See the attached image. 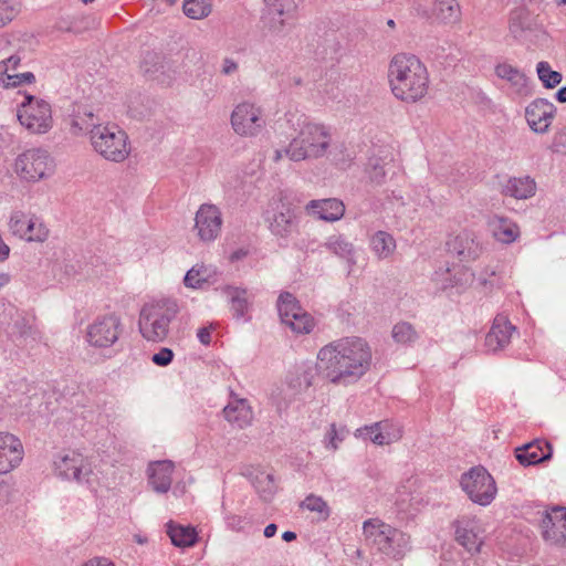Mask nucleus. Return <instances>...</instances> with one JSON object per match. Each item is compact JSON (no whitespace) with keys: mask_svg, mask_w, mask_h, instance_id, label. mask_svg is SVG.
I'll return each mask as SVG.
<instances>
[{"mask_svg":"<svg viewBox=\"0 0 566 566\" xmlns=\"http://www.w3.org/2000/svg\"><path fill=\"white\" fill-rule=\"evenodd\" d=\"M373 350L361 337L349 336L334 340L317 353L319 375L336 386H348L360 380L370 369Z\"/></svg>","mask_w":566,"mask_h":566,"instance_id":"obj_1","label":"nucleus"},{"mask_svg":"<svg viewBox=\"0 0 566 566\" xmlns=\"http://www.w3.org/2000/svg\"><path fill=\"white\" fill-rule=\"evenodd\" d=\"M287 122L295 135L285 147L274 150L272 157L274 163L283 158L294 163L316 160L328 154L333 142L329 127L304 114H290Z\"/></svg>","mask_w":566,"mask_h":566,"instance_id":"obj_2","label":"nucleus"},{"mask_svg":"<svg viewBox=\"0 0 566 566\" xmlns=\"http://www.w3.org/2000/svg\"><path fill=\"white\" fill-rule=\"evenodd\" d=\"M387 76L392 95L406 104L418 103L429 93V71L413 54H395L389 61Z\"/></svg>","mask_w":566,"mask_h":566,"instance_id":"obj_3","label":"nucleus"},{"mask_svg":"<svg viewBox=\"0 0 566 566\" xmlns=\"http://www.w3.org/2000/svg\"><path fill=\"white\" fill-rule=\"evenodd\" d=\"M178 312V304L172 300L146 303L138 317V329L143 338L153 343L164 342Z\"/></svg>","mask_w":566,"mask_h":566,"instance_id":"obj_4","label":"nucleus"},{"mask_svg":"<svg viewBox=\"0 0 566 566\" xmlns=\"http://www.w3.org/2000/svg\"><path fill=\"white\" fill-rule=\"evenodd\" d=\"M363 534L368 546L389 557L401 558L409 549V536L380 520L370 518L365 521Z\"/></svg>","mask_w":566,"mask_h":566,"instance_id":"obj_5","label":"nucleus"},{"mask_svg":"<svg viewBox=\"0 0 566 566\" xmlns=\"http://www.w3.org/2000/svg\"><path fill=\"white\" fill-rule=\"evenodd\" d=\"M90 144L93 150L107 161L119 164L130 155L128 135L116 124L97 125L92 132Z\"/></svg>","mask_w":566,"mask_h":566,"instance_id":"obj_6","label":"nucleus"},{"mask_svg":"<svg viewBox=\"0 0 566 566\" xmlns=\"http://www.w3.org/2000/svg\"><path fill=\"white\" fill-rule=\"evenodd\" d=\"M264 220L269 231L277 240L286 241L298 228L296 208L284 192H280L269 200Z\"/></svg>","mask_w":566,"mask_h":566,"instance_id":"obj_7","label":"nucleus"},{"mask_svg":"<svg viewBox=\"0 0 566 566\" xmlns=\"http://www.w3.org/2000/svg\"><path fill=\"white\" fill-rule=\"evenodd\" d=\"M12 170L21 181L36 184L54 174L55 163L46 149L32 147L23 150L14 158Z\"/></svg>","mask_w":566,"mask_h":566,"instance_id":"obj_8","label":"nucleus"},{"mask_svg":"<svg viewBox=\"0 0 566 566\" xmlns=\"http://www.w3.org/2000/svg\"><path fill=\"white\" fill-rule=\"evenodd\" d=\"M17 119L29 135H45L54 124L52 107L45 99L25 95L17 107Z\"/></svg>","mask_w":566,"mask_h":566,"instance_id":"obj_9","label":"nucleus"},{"mask_svg":"<svg viewBox=\"0 0 566 566\" xmlns=\"http://www.w3.org/2000/svg\"><path fill=\"white\" fill-rule=\"evenodd\" d=\"M230 125L233 133L240 137H258L266 127L265 111L254 101H241L231 111Z\"/></svg>","mask_w":566,"mask_h":566,"instance_id":"obj_10","label":"nucleus"},{"mask_svg":"<svg viewBox=\"0 0 566 566\" xmlns=\"http://www.w3.org/2000/svg\"><path fill=\"white\" fill-rule=\"evenodd\" d=\"M53 469L59 478L85 484L94 490L95 474L92 463L81 452L69 450L59 453L53 461Z\"/></svg>","mask_w":566,"mask_h":566,"instance_id":"obj_11","label":"nucleus"},{"mask_svg":"<svg viewBox=\"0 0 566 566\" xmlns=\"http://www.w3.org/2000/svg\"><path fill=\"white\" fill-rule=\"evenodd\" d=\"M460 484L469 499L481 506L491 504L497 492L493 476L483 467L462 474Z\"/></svg>","mask_w":566,"mask_h":566,"instance_id":"obj_12","label":"nucleus"},{"mask_svg":"<svg viewBox=\"0 0 566 566\" xmlns=\"http://www.w3.org/2000/svg\"><path fill=\"white\" fill-rule=\"evenodd\" d=\"M123 333L122 319L115 313L99 315L86 327L85 339L94 348H109Z\"/></svg>","mask_w":566,"mask_h":566,"instance_id":"obj_13","label":"nucleus"},{"mask_svg":"<svg viewBox=\"0 0 566 566\" xmlns=\"http://www.w3.org/2000/svg\"><path fill=\"white\" fill-rule=\"evenodd\" d=\"M10 233L27 242L42 243L49 238V229L43 219L35 213L14 210L8 221Z\"/></svg>","mask_w":566,"mask_h":566,"instance_id":"obj_14","label":"nucleus"},{"mask_svg":"<svg viewBox=\"0 0 566 566\" xmlns=\"http://www.w3.org/2000/svg\"><path fill=\"white\" fill-rule=\"evenodd\" d=\"M455 542L469 554L481 553L485 539V528L476 515L463 514L458 516L453 523Z\"/></svg>","mask_w":566,"mask_h":566,"instance_id":"obj_15","label":"nucleus"},{"mask_svg":"<svg viewBox=\"0 0 566 566\" xmlns=\"http://www.w3.org/2000/svg\"><path fill=\"white\" fill-rule=\"evenodd\" d=\"M277 311L282 323L296 334H308L315 326L313 316L307 313L289 292L280 294Z\"/></svg>","mask_w":566,"mask_h":566,"instance_id":"obj_16","label":"nucleus"},{"mask_svg":"<svg viewBox=\"0 0 566 566\" xmlns=\"http://www.w3.org/2000/svg\"><path fill=\"white\" fill-rule=\"evenodd\" d=\"M556 114L555 105L545 98L532 101L524 109L526 124L536 135H546L551 132Z\"/></svg>","mask_w":566,"mask_h":566,"instance_id":"obj_17","label":"nucleus"},{"mask_svg":"<svg viewBox=\"0 0 566 566\" xmlns=\"http://www.w3.org/2000/svg\"><path fill=\"white\" fill-rule=\"evenodd\" d=\"M221 226L222 216L217 206L203 203L199 207L195 218V229L201 241L210 242L216 240L221 231Z\"/></svg>","mask_w":566,"mask_h":566,"instance_id":"obj_18","label":"nucleus"},{"mask_svg":"<svg viewBox=\"0 0 566 566\" xmlns=\"http://www.w3.org/2000/svg\"><path fill=\"white\" fill-rule=\"evenodd\" d=\"M264 2L266 4L265 21L270 31L280 33L295 19L297 11L295 0H264Z\"/></svg>","mask_w":566,"mask_h":566,"instance_id":"obj_19","label":"nucleus"},{"mask_svg":"<svg viewBox=\"0 0 566 566\" xmlns=\"http://www.w3.org/2000/svg\"><path fill=\"white\" fill-rule=\"evenodd\" d=\"M24 455L21 440L12 433L0 432V475L17 469Z\"/></svg>","mask_w":566,"mask_h":566,"instance_id":"obj_20","label":"nucleus"},{"mask_svg":"<svg viewBox=\"0 0 566 566\" xmlns=\"http://www.w3.org/2000/svg\"><path fill=\"white\" fill-rule=\"evenodd\" d=\"M305 212L326 222L340 220L345 214V205L337 198L314 199L304 207Z\"/></svg>","mask_w":566,"mask_h":566,"instance_id":"obj_21","label":"nucleus"},{"mask_svg":"<svg viewBox=\"0 0 566 566\" xmlns=\"http://www.w3.org/2000/svg\"><path fill=\"white\" fill-rule=\"evenodd\" d=\"M544 539L556 546H566V509L557 507L543 520Z\"/></svg>","mask_w":566,"mask_h":566,"instance_id":"obj_22","label":"nucleus"},{"mask_svg":"<svg viewBox=\"0 0 566 566\" xmlns=\"http://www.w3.org/2000/svg\"><path fill=\"white\" fill-rule=\"evenodd\" d=\"M449 247L461 261H473L482 253V244L478 235L470 230L459 232L450 242Z\"/></svg>","mask_w":566,"mask_h":566,"instance_id":"obj_23","label":"nucleus"},{"mask_svg":"<svg viewBox=\"0 0 566 566\" xmlns=\"http://www.w3.org/2000/svg\"><path fill=\"white\" fill-rule=\"evenodd\" d=\"M515 327L505 316L497 315L491 329L485 336L484 346L489 352H497L505 348L510 342Z\"/></svg>","mask_w":566,"mask_h":566,"instance_id":"obj_24","label":"nucleus"},{"mask_svg":"<svg viewBox=\"0 0 566 566\" xmlns=\"http://www.w3.org/2000/svg\"><path fill=\"white\" fill-rule=\"evenodd\" d=\"M537 191V184L528 175L509 177L501 186V193L516 200L533 198Z\"/></svg>","mask_w":566,"mask_h":566,"instance_id":"obj_25","label":"nucleus"},{"mask_svg":"<svg viewBox=\"0 0 566 566\" xmlns=\"http://www.w3.org/2000/svg\"><path fill=\"white\" fill-rule=\"evenodd\" d=\"M20 64V57L11 55L0 62V87H17L23 83H32L35 77L31 72L17 73Z\"/></svg>","mask_w":566,"mask_h":566,"instance_id":"obj_26","label":"nucleus"},{"mask_svg":"<svg viewBox=\"0 0 566 566\" xmlns=\"http://www.w3.org/2000/svg\"><path fill=\"white\" fill-rule=\"evenodd\" d=\"M488 227L492 237L503 244L515 242L521 234L517 223L503 216L495 214L491 217Z\"/></svg>","mask_w":566,"mask_h":566,"instance_id":"obj_27","label":"nucleus"},{"mask_svg":"<svg viewBox=\"0 0 566 566\" xmlns=\"http://www.w3.org/2000/svg\"><path fill=\"white\" fill-rule=\"evenodd\" d=\"M494 72L499 78L506 81L516 94L526 95L528 93V80L517 66L502 61L496 63Z\"/></svg>","mask_w":566,"mask_h":566,"instance_id":"obj_28","label":"nucleus"},{"mask_svg":"<svg viewBox=\"0 0 566 566\" xmlns=\"http://www.w3.org/2000/svg\"><path fill=\"white\" fill-rule=\"evenodd\" d=\"M515 454L522 465H534L551 459L552 448L546 441L535 440L516 448Z\"/></svg>","mask_w":566,"mask_h":566,"instance_id":"obj_29","label":"nucleus"},{"mask_svg":"<svg viewBox=\"0 0 566 566\" xmlns=\"http://www.w3.org/2000/svg\"><path fill=\"white\" fill-rule=\"evenodd\" d=\"M223 416L232 426L244 429L252 423L253 411L245 399L235 398L223 408Z\"/></svg>","mask_w":566,"mask_h":566,"instance_id":"obj_30","label":"nucleus"},{"mask_svg":"<svg viewBox=\"0 0 566 566\" xmlns=\"http://www.w3.org/2000/svg\"><path fill=\"white\" fill-rule=\"evenodd\" d=\"M174 463L168 460L150 463L148 467V480L154 491L166 493L172 481Z\"/></svg>","mask_w":566,"mask_h":566,"instance_id":"obj_31","label":"nucleus"},{"mask_svg":"<svg viewBox=\"0 0 566 566\" xmlns=\"http://www.w3.org/2000/svg\"><path fill=\"white\" fill-rule=\"evenodd\" d=\"M369 247L378 260L391 258L396 251V240L387 231H376L369 237Z\"/></svg>","mask_w":566,"mask_h":566,"instance_id":"obj_32","label":"nucleus"},{"mask_svg":"<svg viewBox=\"0 0 566 566\" xmlns=\"http://www.w3.org/2000/svg\"><path fill=\"white\" fill-rule=\"evenodd\" d=\"M441 287L443 290L455 289L458 293L467 290L474 282V273L467 266H454L446 272Z\"/></svg>","mask_w":566,"mask_h":566,"instance_id":"obj_33","label":"nucleus"},{"mask_svg":"<svg viewBox=\"0 0 566 566\" xmlns=\"http://www.w3.org/2000/svg\"><path fill=\"white\" fill-rule=\"evenodd\" d=\"M324 245L329 252L344 259L350 265L355 264V247L345 235L333 234L327 238Z\"/></svg>","mask_w":566,"mask_h":566,"instance_id":"obj_34","label":"nucleus"},{"mask_svg":"<svg viewBox=\"0 0 566 566\" xmlns=\"http://www.w3.org/2000/svg\"><path fill=\"white\" fill-rule=\"evenodd\" d=\"M217 279V271L205 264L193 265L184 279L185 285L191 289H201L206 283H213Z\"/></svg>","mask_w":566,"mask_h":566,"instance_id":"obj_35","label":"nucleus"},{"mask_svg":"<svg viewBox=\"0 0 566 566\" xmlns=\"http://www.w3.org/2000/svg\"><path fill=\"white\" fill-rule=\"evenodd\" d=\"M369 429L378 430V438L376 437V439L382 446L399 441L403 434L402 427L398 422L388 419L369 424Z\"/></svg>","mask_w":566,"mask_h":566,"instance_id":"obj_36","label":"nucleus"},{"mask_svg":"<svg viewBox=\"0 0 566 566\" xmlns=\"http://www.w3.org/2000/svg\"><path fill=\"white\" fill-rule=\"evenodd\" d=\"M167 534L171 543L177 547H190L197 542V532L191 526H184L169 522L167 524Z\"/></svg>","mask_w":566,"mask_h":566,"instance_id":"obj_37","label":"nucleus"},{"mask_svg":"<svg viewBox=\"0 0 566 566\" xmlns=\"http://www.w3.org/2000/svg\"><path fill=\"white\" fill-rule=\"evenodd\" d=\"M532 17L527 9L517 8L510 13L509 30L514 38H521L525 31L532 29Z\"/></svg>","mask_w":566,"mask_h":566,"instance_id":"obj_38","label":"nucleus"},{"mask_svg":"<svg viewBox=\"0 0 566 566\" xmlns=\"http://www.w3.org/2000/svg\"><path fill=\"white\" fill-rule=\"evenodd\" d=\"M101 123L96 122L93 113H85L83 115L73 116L70 122V132L73 136H81L83 134L88 135L92 138V132Z\"/></svg>","mask_w":566,"mask_h":566,"instance_id":"obj_39","label":"nucleus"},{"mask_svg":"<svg viewBox=\"0 0 566 566\" xmlns=\"http://www.w3.org/2000/svg\"><path fill=\"white\" fill-rule=\"evenodd\" d=\"M391 337L399 345H411L419 338V333L409 322H398L392 326Z\"/></svg>","mask_w":566,"mask_h":566,"instance_id":"obj_40","label":"nucleus"},{"mask_svg":"<svg viewBox=\"0 0 566 566\" xmlns=\"http://www.w3.org/2000/svg\"><path fill=\"white\" fill-rule=\"evenodd\" d=\"M227 293L231 298V310L237 318L242 317L249 308V296L245 290L228 287Z\"/></svg>","mask_w":566,"mask_h":566,"instance_id":"obj_41","label":"nucleus"},{"mask_svg":"<svg viewBox=\"0 0 566 566\" xmlns=\"http://www.w3.org/2000/svg\"><path fill=\"white\" fill-rule=\"evenodd\" d=\"M211 0H185L184 12L191 19H202L210 14Z\"/></svg>","mask_w":566,"mask_h":566,"instance_id":"obj_42","label":"nucleus"},{"mask_svg":"<svg viewBox=\"0 0 566 566\" xmlns=\"http://www.w3.org/2000/svg\"><path fill=\"white\" fill-rule=\"evenodd\" d=\"M301 506L305 510L317 513L322 520H327L331 515V509L327 502L315 494L307 495L301 503Z\"/></svg>","mask_w":566,"mask_h":566,"instance_id":"obj_43","label":"nucleus"},{"mask_svg":"<svg viewBox=\"0 0 566 566\" xmlns=\"http://www.w3.org/2000/svg\"><path fill=\"white\" fill-rule=\"evenodd\" d=\"M436 11L441 21L453 22L459 19L460 7L455 0H439Z\"/></svg>","mask_w":566,"mask_h":566,"instance_id":"obj_44","label":"nucleus"},{"mask_svg":"<svg viewBox=\"0 0 566 566\" xmlns=\"http://www.w3.org/2000/svg\"><path fill=\"white\" fill-rule=\"evenodd\" d=\"M253 485L264 500H269L275 492L273 476L265 472H260L254 476Z\"/></svg>","mask_w":566,"mask_h":566,"instance_id":"obj_45","label":"nucleus"},{"mask_svg":"<svg viewBox=\"0 0 566 566\" xmlns=\"http://www.w3.org/2000/svg\"><path fill=\"white\" fill-rule=\"evenodd\" d=\"M537 74L545 87H555L562 81L560 73L553 71L547 62L537 64Z\"/></svg>","mask_w":566,"mask_h":566,"instance_id":"obj_46","label":"nucleus"},{"mask_svg":"<svg viewBox=\"0 0 566 566\" xmlns=\"http://www.w3.org/2000/svg\"><path fill=\"white\" fill-rule=\"evenodd\" d=\"M549 149L555 154L566 155V126L553 135Z\"/></svg>","mask_w":566,"mask_h":566,"instance_id":"obj_47","label":"nucleus"},{"mask_svg":"<svg viewBox=\"0 0 566 566\" xmlns=\"http://www.w3.org/2000/svg\"><path fill=\"white\" fill-rule=\"evenodd\" d=\"M289 386L294 390L307 389L312 386L311 376L307 373L296 374L295 377H291L287 381Z\"/></svg>","mask_w":566,"mask_h":566,"instance_id":"obj_48","label":"nucleus"},{"mask_svg":"<svg viewBox=\"0 0 566 566\" xmlns=\"http://www.w3.org/2000/svg\"><path fill=\"white\" fill-rule=\"evenodd\" d=\"M174 352L170 348L163 347L160 350L153 355L151 361L157 366H167L172 361Z\"/></svg>","mask_w":566,"mask_h":566,"instance_id":"obj_49","label":"nucleus"},{"mask_svg":"<svg viewBox=\"0 0 566 566\" xmlns=\"http://www.w3.org/2000/svg\"><path fill=\"white\" fill-rule=\"evenodd\" d=\"M355 436L364 440H370L376 446H382V443L378 442V440L376 439V437L378 438V430L374 431V429H369V426L358 428L355 431Z\"/></svg>","mask_w":566,"mask_h":566,"instance_id":"obj_50","label":"nucleus"},{"mask_svg":"<svg viewBox=\"0 0 566 566\" xmlns=\"http://www.w3.org/2000/svg\"><path fill=\"white\" fill-rule=\"evenodd\" d=\"M342 439L338 437L335 424H332L326 433V448L335 451L338 448V443Z\"/></svg>","mask_w":566,"mask_h":566,"instance_id":"obj_51","label":"nucleus"},{"mask_svg":"<svg viewBox=\"0 0 566 566\" xmlns=\"http://www.w3.org/2000/svg\"><path fill=\"white\" fill-rule=\"evenodd\" d=\"M238 70L239 64L234 60L227 57L222 61L221 73L223 75H232L238 72Z\"/></svg>","mask_w":566,"mask_h":566,"instance_id":"obj_52","label":"nucleus"},{"mask_svg":"<svg viewBox=\"0 0 566 566\" xmlns=\"http://www.w3.org/2000/svg\"><path fill=\"white\" fill-rule=\"evenodd\" d=\"M197 337L199 342L203 345H209L211 343V328L210 327H201L198 329Z\"/></svg>","mask_w":566,"mask_h":566,"instance_id":"obj_53","label":"nucleus"},{"mask_svg":"<svg viewBox=\"0 0 566 566\" xmlns=\"http://www.w3.org/2000/svg\"><path fill=\"white\" fill-rule=\"evenodd\" d=\"M83 566H115V564L105 557H95L87 560Z\"/></svg>","mask_w":566,"mask_h":566,"instance_id":"obj_54","label":"nucleus"},{"mask_svg":"<svg viewBox=\"0 0 566 566\" xmlns=\"http://www.w3.org/2000/svg\"><path fill=\"white\" fill-rule=\"evenodd\" d=\"M495 274H496V269L495 268H486L485 272L480 275L479 283L481 285H486L490 282L488 276H494Z\"/></svg>","mask_w":566,"mask_h":566,"instance_id":"obj_55","label":"nucleus"},{"mask_svg":"<svg viewBox=\"0 0 566 566\" xmlns=\"http://www.w3.org/2000/svg\"><path fill=\"white\" fill-rule=\"evenodd\" d=\"M385 177V170L382 167L375 166L373 171L370 172V178L375 182H380Z\"/></svg>","mask_w":566,"mask_h":566,"instance_id":"obj_56","label":"nucleus"},{"mask_svg":"<svg viewBox=\"0 0 566 566\" xmlns=\"http://www.w3.org/2000/svg\"><path fill=\"white\" fill-rule=\"evenodd\" d=\"M11 282V275L6 272L0 273V291Z\"/></svg>","mask_w":566,"mask_h":566,"instance_id":"obj_57","label":"nucleus"},{"mask_svg":"<svg viewBox=\"0 0 566 566\" xmlns=\"http://www.w3.org/2000/svg\"><path fill=\"white\" fill-rule=\"evenodd\" d=\"M276 531H277V527H276V525H275V524H273V523H272V524H269V525L264 528V536H265V537H268V538H269V537H272V536H274V535H275Z\"/></svg>","mask_w":566,"mask_h":566,"instance_id":"obj_58","label":"nucleus"},{"mask_svg":"<svg viewBox=\"0 0 566 566\" xmlns=\"http://www.w3.org/2000/svg\"><path fill=\"white\" fill-rule=\"evenodd\" d=\"M282 538L285 541V542H291V541H294L296 538V534L294 532H291V531H286L282 534Z\"/></svg>","mask_w":566,"mask_h":566,"instance_id":"obj_59","label":"nucleus"},{"mask_svg":"<svg viewBox=\"0 0 566 566\" xmlns=\"http://www.w3.org/2000/svg\"><path fill=\"white\" fill-rule=\"evenodd\" d=\"M556 97L559 102L564 103L566 102V86L565 87H562L557 94H556Z\"/></svg>","mask_w":566,"mask_h":566,"instance_id":"obj_60","label":"nucleus"},{"mask_svg":"<svg viewBox=\"0 0 566 566\" xmlns=\"http://www.w3.org/2000/svg\"><path fill=\"white\" fill-rule=\"evenodd\" d=\"M10 21V18L8 17H3L1 13H0V29L3 28L4 25H7Z\"/></svg>","mask_w":566,"mask_h":566,"instance_id":"obj_61","label":"nucleus"},{"mask_svg":"<svg viewBox=\"0 0 566 566\" xmlns=\"http://www.w3.org/2000/svg\"><path fill=\"white\" fill-rule=\"evenodd\" d=\"M244 253L242 251H237L231 255V260L240 259Z\"/></svg>","mask_w":566,"mask_h":566,"instance_id":"obj_62","label":"nucleus"},{"mask_svg":"<svg viewBox=\"0 0 566 566\" xmlns=\"http://www.w3.org/2000/svg\"><path fill=\"white\" fill-rule=\"evenodd\" d=\"M387 25H388L390 29H395V27H396V22H395L392 19H389V20H387Z\"/></svg>","mask_w":566,"mask_h":566,"instance_id":"obj_63","label":"nucleus"},{"mask_svg":"<svg viewBox=\"0 0 566 566\" xmlns=\"http://www.w3.org/2000/svg\"><path fill=\"white\" fill-rule=\"evenodd\" d=\"M556 3L558 6H564V4H566V0H556Z\"/></svg>","mask_w":566,"mask_h":566,"instance_id":"obj_64","label":"nucleus"}]
</instances>
